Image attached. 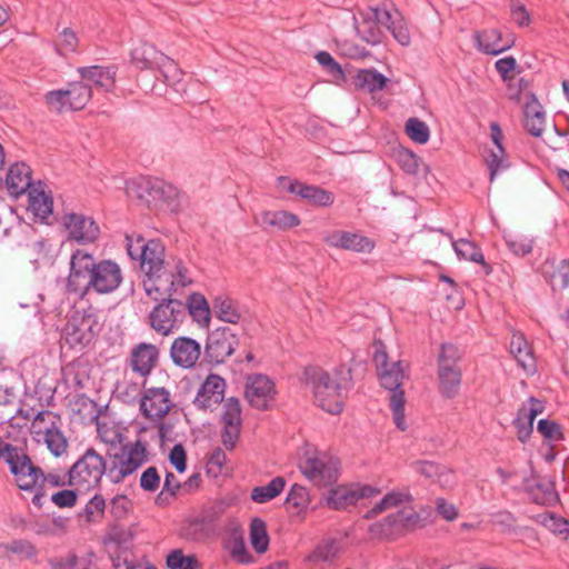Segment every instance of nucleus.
Returning <instances> with one entry per match:
<instances>
[{
    "label": "nucleus",
    "mask_w": 569,
    "mask_h": 569,
    "mask_svg": "<svg viewBox=\"0 0 569 569\" xmlns=\"http://www.w3.org/2000/svg\"><path fill=\"white\" fill-rule=\"evenodd\" d=\"M160 485V476L158 469L153 466L147 468L140 477V487L144 491L154 492Z\"/></svg>",
    "instance_id": "obj_63"
},
{
    "label": "nucleus",
    "mask_w": 569,
    "mask_h": 569,
    "mask_svg": "<svg viewBox=\"0 0 569 569\" xmlns=\"http://www.w3.org/2000/svg\"><path fill=\"white\" fill-rule=\"evenodd\" d=\"M244 396L251 407L267 410L274 396V383L262 373L247 377Z\"/></svg>",
    "instance_id": "obj_16"
},
{
    "label": "nucleus",
    "mask_w": 569,
    "mask_h": 569,
    "mask_svg": "<svg viewBox=\"0 0 569 569\" xmlns=\"http://www.w3.org/2000/svg\"><path fill=\"white\" fill-rule=\"evenodd\" d=\"M389 79L376 69H360L353 78L358 90L369 93L382 90Z\"/></svg>",
    "instance_id": "obj_34"
},
{
    "label": "nucleus",
    "mask_w": 569,
    "mask_h": 569,
    "mask_svg": "<svg viewBox=\"0 0 569 569\" xmlns=\"http://www.w3.org/2000/svg\"><path fill=\"white\" fill-rule=\"evenodd\" d=\"M406 133L408 137L419 143L425 144L429 141L430 130L427 123L418 118H409L406 122Z\"/></svg>",
    "instance_id": "obj_51"
},
{
    "label": "nucleus",
    "mask_w": 569,
    "mask_h": 569,
    "mask_svg": "<svg viewBox=\"0 0 569 569\" xmlns=\"http://www.w3.org/2000/svg\"><path fill=\"white\" fill-rule=\"evenodd\" d=\"M213 309L217 317L224 322L236 325L241 318L236 303L229 298H216L213 301Z\"/></svg>",
    "instance_id": "obj_46"
},
{
    "label": "nucleus",
    "mask_w": 569,
    "mask_h": 569,
    "mask_svg": "<svg viewBox=\"0 0 569 569\" xmlns=\"http://www.w3.org/2000/svg\"><path fill=\"white\" fill-rule=\"evenodd\" d=\"M510 353L527 373L535 375L537 372L532 348L522 332L513 331L510 340Z\"/></svg>",
    "instance_id": "obj_29"
},
{
    "label": "nucleus",
    "mask_w": 569,
    "mask_h": 569,
    "mask_svg": "<svg viewBox=\"0 0 569 569\" xmlns=\"http://www.w3.org/2000/svg\"><path fill=\"white\" fill-rule=\"evenodd\" d=\"M157 303L149 313L150 327L161 336H169L179 329L186 319L184 303L172 297L159 295Z\"/></svg>",
    "instance_id": "obj_9"
},
{
    "label": "nucleus",
    "mask_w": 569,
    "mask_h": 569,
    "mask_svg": "<svg viewBox=\"0 0 569 569\" xmlns=\"http://www.w3.org/2000/svg\"><path fill=\"white\" fill-rule=\"evenodd\" d=\"M164 246L159 240H149L143 244L140 268L144 273L143 289L148 297L166 292L172 286L169 274L170 261H164Z\"/></svg>",
    "instance_id": "obj_4"
},
{
    "label": "nucleus",
    "mask_w": 569,
    "mask_h": 569,
    "mask_svg": "<svg viewBox=\"0 0 569 569\" xmlns=\"http://www.w3.org/2000/svg\"><path fill=\"white\" fill-rule=\"evenodd\" d=\"M61 428L62 427H57L52 431L40 437V441H43L47 445V448L54 457H60L68 448V440Z\"/></svg>",
    "instance_id": "obj_48"
},
{
    "label": "nucleus",
    "mask_w": 569,
    "mask_h": 569,
    "mask_svg": "<svg viewBox=\"0 0 569 569\" xmlns=\"http://www.w3.org/2000/svg\"><path fill=\"white\" fill-rule=\"evenodd\" d=\"M26 193L28 194V209L34 217L44 220L52 213L53 201L51 196L46 193L42 181L36 182Z\"/></svg>",
    "instance_id": "obj_31"
},
{
    "label": "nucleus",
    "mask_w": 569,
    "mask_h": 569,
    "mask_svg": "<svg viewBox=\"0 0 569 569\" xmlns=\"http://www.w3.org/2000/svg\"><path fill=\"white\" fill-rule=\"evenodd\" d=\"M381 23L375 19H365L357 26V32L367 43L377 44L381 41Z\"/></svg>",
    "instance_id": "obj_49"
},
{
    "label": "nucleus",
    "mask_w": 569,
    "mask_h": 569,
    "mask_svg": "<svg viewBox=\"0 0 569 569\" xmlns=\"http://www.w3.org/2000/svg\"><path fill=\"white\" fill-rule=\"evenodd\" d=\"M0 549L6 551L0 553V558H7L11 552L19 556L21 559H32L38 553L36 546L26 539H14L8 543L0 542Z\"/></svg>",
    "instance_id": "obj_43"
},
{
    "label": "nucleus",
    "mask_w": 569,
    "mask_h": 569,
    "mask_svg": "<svg viewBox=\"0 0 569 569\" xmlns=\"http://www.w3.org/2000/svg\"><path fill=\"white\" fill-rule=\"evenodd\" d=\"M63 226L70 239L80 243L93 242L99 236V227L91 217L79 213H68L63 217Z\"/></svg>",
    "instance_id": "obj_20"
},
{
    "label": "nucleus",
    "mask_w": 569,
    "mask_h": 569,
    "mask_svg": "<svg viewBox=\"0 0 569 569\" xmlns=\"http://www.w3.org/2000/svg\"><path fill=\"white\" fill-rule=\"evenodd\" d=\"M78 37L76 32L70 28H64L54 41L56 52L60 56H67L73 53L78 48Z\"/></svg>",
    "instance_id": "obj_52"
},
{
    "label": "nucleus",
    "mask_w": 569,
    "mask_h": 569,
    "mask_svg": "<svg viewBox=\"0 0 569 569\" xmlns=\"http://www.w3.org/2000/svg\"><path fill=\"white\" fill-rule=\"evenodd\" d=\"M352 487L337 486L330 488L326 496V506L332 510H346L356 505Z\"/></svg>",
    "instance_id": "obj_37"
},
{
    "label": "nucleus",
    "mask_w": 569,
    "mask_h": 569,
    "mask_svg": "<svg viewBox=\"0 0 569 569\" xmlns=\"http://www.w3.org/2000/svg\"><path fill=\"white\" fill-rule=\"evenodd\" d=\"M146 240L140 234H127L126 236V248L129 257L132 260H140L143 252V244Z\"/></svg>",
    "instance_id": "obj_64"
},
{
    "label": "nucleus",
    "mask_w": 569,
    "mask_h": 569,
    "mask_svg": "<svg viewBox=\"0 0 569 569\" xmlns=\"http://www.w3.org/2000/svg\"><path fill=\"white\" fill-rule=\"evenodd\" d=\"M473 41L477 49L486 54L498 56L515 44V39H502L498 29H483L473 33Z\"/></svg>",
    "instance_id": "obj_22"
},
{
    "label": "nucleus",
    "mask_w": 569,
    "mask_h": 569,
    "mask_svg": "<svg viewBox=\"0 0 569 569\" xmlns=\"http://www.w3.org/2000/svg\"><path fill=\"white\" fill-rule=\"evenodd\" d=\"M170 357L176 366L191 369L201 357V346L190 337H178L171 345Z\"/></svg>",
    "instance_id": "obj_21"
},
{
    "label": "nucleus",
    "mask_w": 569,
    "mask_h": 569,
    "mask_svg": "<svg viewBox=\"0 0 569 569\" xmlns=\"http://www.w3.org/2000/svg\"><path fill=\"white\" fill-rule=\"evenodd\" d=\"M316 60L323 68V70L337 81L345 80V72L342 67L332 58L327 51H319L316 54Z\"/></svg>",
    "instance_id": "obj_53"
},
{
    "label": "nucleus",
    "mask_w": 569,
    "mask_h": 569,
    "mask_svg": "<svg viewBox=\"0 0 569 569\" xmlns=\"http://www.w3.org/2000/svg\"><path fill=\"white\" fill-rule=\"evenodd\" d=\"M239 345L238 335L229 327H220L208 333L203 361L209 365L223 363Z\"/></svg>",
    "instance_id": "obj_12"
},
{
    "label": "nucleus",
    "mask_w": 569,
    "mask_h": 569,
    "mask_svg": "<svg viewBox=\"0 0 569 569\" xmlns=\"http://www.w3.org/2000/svg\"><path fill=\"white\" fill-rule=\"evenodd\" d=\"M372 360L379 372L381 386L390 391L389 402L393 415V421L398 429H407L405 421V391L401 389L406 378L401 361L388 362V353L385 343L380 339L373 341Z\"/></svg>",
    "instance_id": "obj_3"
},
{
    "label": "nucleus",
    "mask_w": 569,
    "mask_h": 569,
    "mask_svg": "<svg viewBox=\"0 0 569 569\" xmlns=\"http://www.w3.org/2000/svg\"><path fill=\"white\" fill-rule=\"evenodd\" d=\"M104 473L108 475L107 460L93 448H88L68 469L70 487L81 493L98 489Z\"/></svg>",
    "instance_id": "obj_5"
},
{
    "label": "nucleus",
    "mask_w": 569,
    "mask_h": 569,
    "mask_svg": "<svg viewBox=\"0 0 569 569\" xmlns=\"http://www.w3.org/2000/svg\"><path fill=\"white\" fill-rule=\"evenodd\" d=\"M537 431L547 440L557 442L563 439L561 426L550 419H540L537 425Z\"/></svg>",
    "instance_id": "obj_58"
},
{
    "label": "nucleus",
    "mask_w": 569,
    "mask_h": 569,
    "mask_svg": "<svg viewBox=\"0 0 569 569\" xmlns=\"http://www.w3.org/2000/svg\"><path fill=\"white\" fill-rule=\"evenodd\" d=\"M226 381L218 375L210 373L201 383L193 405L199 410L213 409L220 405L224 397Z\"/></svg>",
    "instance_id": "obj_19"
},
{
    "label": "nucleus",
    "mask_w": 569,
    "mask_h": 569,
    "mask_svg": "<svg viewBox=\"0 0 569 569\" xmlns=\"http://www.w3.org/2000/svg\"><path fill=\"white\" fill-rule=\"evenodd\" d=\"M284 486V478L276 477L266 486L254 487L250 497L257 503H266L278 497L283 491Z\"/></svg>",
    "instance_id": "obj_42"
},
{
    "label": "nucleus",
    "mask_w": 569,
    "mask_h": 569,
    "mask_svg": "<svg viewBox=\"0 0 569 569\" xmlns=\"http://www.w3.org/2000/svg\"><path fill=\"white\" fill-rule=\"evenodd\" d=\"M309 492L306 487L295 483L286 498V506L288 509H293L296 512L306 510L309 506Z\"/></svg>",
    "instance_id": "obj_47"
},
{
    "label": "nucleus",
    "mask_w": 569,
    "mask_h": 569,
    "mask_svg": "<svg viewBox=\"0 0 569 569\" xmlns=\"http://www.w3.org/2000/svg\"><path fill=\"white\" fill-rule=\"evenodd\" d=\"M485 163L489 171V180L492 182L496 177L510 168V161L508 159L505 147H499L485 156Z\"/></svg>",
    "instance_id": "obj_40"
},
{
    "label": "nucleus",
    "mask_w": 569,
    "mask_h": 569,
    "mask_svg": "<svg viewBox=\"0 0 569 569\" xmlns=\"http://www.w3.org/2000/svg\"><path fill=\"white\" fill-rule=\"evenodd\" d=\"M31 168L24 162H16L9 167L6 186L8 193L13 198H19L26 193L36 182L31 180Z\"/></svg>",
    "instance_id": "obj_28"
},
{
    "label": "nucleus",
    "mask_w": 569,
    "mask_h": 569,
    "mask_svg": "<svg viewBox=\"0 0 569 569\" xmlns=\"http://www.w3.org/2000/svg\"><path fill=\"white\" fill-rule=\"evenodd\" d=\"M121 281V269L114 261H97L91 253L82 249H77L72 253L67 279L69 292L80 297H84L91 291L110 293L120 286Z\"/></svg>",
    "instance_id": "obj_1"
},
{
    "label": "nucleus",
    "mask_w": 569,
    "mask_h": 569,
    "mask_svg": "<svg viewBox=\"0 0 569 569\" xmlns=\"http://www.w3.org/2000/svg\"><path fill=\"white\" fill-rule=\"evenodd\" d=\"M508 249L518 257H525L532 251V240L521 236L505 238Z\"/></svg>",
    "instance_id": "obj_61"
},
{
    "label": "nucleus",
    "mask_w": 569,
    "mask_h": 569,
    "mask_svg": "<svg viewBox=\"0 0 569 569\" xmlns=\"http://www.w3.org/2000/svg\"><path fill=\"white\" fill-rule=\"evenodd\" d=\"M250 543L258 553H263L268 549L267 525L261 518H253L250 522Z\"/></svg>",
    "instance_id": "obj_44"
},
{
    "label": "nucleus",
    "mask_w": 569,
    "mask_h": 569,
    "mask_svg": "<svg viewBox=\"0 0 569 569\" xmlns=\"http://www.w3.org/2000/svg\"><path fill=\"white\" fill-rule=\"evenodd\" d=\"M301 472L319 487H327L337 481L340 461L326 452L306 456L299 465Z\"/></svg>",
    "instance_id": "obj_10"
},
{
    "label": "nucleus",
    "mask_w": 569,
    "mask_h": 569,
    "mask_svg": "<svg viewBox=\"0 0 569 569\" xmlns=\"http://www.w3.org/2000/svg\"><path fill=\"white\" fill-rule=\"evenodd\" d=\"M132 186L137 197L146 202L162 203L170 211H177L180 206L178 189L161 179L141 177Z\"/></svg>",
    "instance_id": "obj_11"
},
{
    "label": "nucleus",
    "mask_w": 569,
    "mask_h": 569,
    "mask_svg": "<svg viewBox=\"0 0 569 569\" xmlns=\"http://www.w3.org/2000/svg\"><path fill=\"white\" fill-rule=\"evenodd\" d=\"M277 181L279 187L287 189L290 193L299 196L311 206L328 208L335 202V194L319 186L306 184L282 176L278 177Z\"/></svg>",
    "instance_id": "obj_15"
},
{
    "label": "nucleus",
    "mask_w": 569,
    "mask_h": 569,
    "mask_svg": "<svg viewBox=\"0 0 569 569\" xmlns=\"http://www.w3.org/2000/svg\"><path fill=\"white\" fill-rule=\"evenodd\" d=\"M529 101L523 108V127L532 137H541L545 131L546 112L533 93H529Z\"/></svg>",
    "instance_id": "obj_30"
},
{
    "label": "nucleus",
    "mask_w": 569,
    "mask_h": 569,
    "mask_svg": "<svg viewBox=\"0 0 569 569\" xmlns=\"http://www.w3.org/2000/svg\"><path fill=\"white\" fill-rule=\"evenodd\" d=\"M302 381L311 390L317 405L331 415L342 411L343 398L352 387L351 370L345 367L336 369L332 375L320 367H307Z\"/></svg>",
    "instance_id": "obj_2"
},
{
    "label": "nucleus",
    "mask_w": 569,
    "mask_h": 569,
    "mask_svg": "<svg viewBox=\"0 0 569 569\" xmlns=\"http://www.w3.org/2000/svg\"><path fill=\"white\" fill-rule=\"evenodd\" d=\"M230 556L237 563L241 565H249L254 561V558L248 551L242 537L233 538L230 547Z\"/></svg>",
    "instance_id": "obj_59"
},
{
    "label": "nucleus",
    "mask_w": 569,
    "mask_h": 569,
    "mask_svg": "<svg viewBox=\"0 0 569 569\" xmlns=\"http://www.w3.org/2000/svg\"><path fill=\"white\" fill-rule=\"evenodd\" d=\"M131 60L139 69L159 70L167 84L173 86L177 91L181 90L178 87L182 77L181 69L174 60L160 52L153 44L143 42L134 47Z\"/></svg>",
    "instance_id": "obj_6"
},
{
    "label": "nucleus",
    "mask_w": 569,
    "mask_h": 569,
    "mask_svg": "<svg viewBox=\"0 0 569 569\" xmlns=\"http://www.w3.org/2000/svg\"><path fill=\"white\" fill-rule=\"evenodd\" d=\"M533 422L526 417L525 405H522L517 412L512 423L517 429V438L522 443L527 442L533 431Z\"/></svg>",
    "instance_id": "obj_57"
},
{
    "label": "nucleus",
    "mask_w": 569,
    "mask_h": 569,
    "mask_svg": "<svg viewBox=\"0 0 569 569\" xmlns=\"http://www.w3.org/2000/svg\"><path fill=\"white\" fill-rule=\"evenodd\" d=\"M170 392L161 388H149L143 392L140 401V411L151 420H161L171 410Z\"/></svg>",
    "instance_id": "obj_17"
},
{
    "label": "nucleus",
    "mask_w": 569,
    "mask_h": 569,
    "mask_svg": "<svg viewBox=\"0 0 569 569\" xmlns=\"http://www.w3.org/2000/svg\"><path fill=\"white\" fill-rule=\"evenodd\" d=\"M47 485L53 488L70 487V476H68V472L62 476L56 472L44 473L41 469V476H39L37 488H46Z\"/></svg>",
    "instance_id": "obj_62"
},
{
    "label": "nucleus",
    "mask_w": 569,
    "mask_h": 569,
    "mask_svg": "<svg viewBox=\"0 0 569 569\" xmlns=\"http://www.w3.org/2000/svg\"><path fill=\"white\" fill-rule=\"evenodd\" d=\"M403 521V512L388 515L383 519L376 521L368 527V533L371 539H383L393 535L397 528Z\"/></svg>",
    "instance_id": "obj_39"
},
{
    "label": "nucleus",
    "mask_w": 569,
    "mask_h": 569,
    "mask_svg": "<svg viewBox=\"0 0 569 569\" xmlns=\"http://www.w3.org/2000/svg\"><path fill=\"white\" fill-rule=\"evenodd\" d=\"M159 350L154 345L141 342L131 351V369L133 372L140 375L141 377H147L157 366Z\"/></svg>",
    "instance_id": "obj_26"
},
{
    "label": "nucleus",
    "mask_w": 569,
    "mask_h": 569,
    "mask_svg": "<svg viewBox=\"0 0 569 569\" xmlns=\"http://www.w3.org/2000/svg\"><path fill=\"white\" fill-rule=\"evenodd\" d=\"M100 331L97 317L92 313H73L67 321L63 336L71 348L88 346Z\"/></svg>",
    "instance_id": "obj_13"
},
{
    "label": "nucleus",
    "mask_w": 569,
    "mask_h": 569,
    "mask_svg": "<svg viewBox=\"0 0 569 569\" xmlns=\"http://www.w3.org/2000/svg\"><path fill=\"white\" fill-rule=\"evenodd\" d=\"M254 224L262 230L286 231L300 224V218L286 210H264L254 217Z\"/></svg>",
    "instance_id": "obj_23"
},
{
    "label": "nucleus",
    "mask_w": 569,
    "mask_h": 569,
    "mask_svg": "<svg viewBox=\"0 0 569 569\" xmlns=\"http://www.w3.org/2000/svg\"><path fill=\"white\" fill-rule=\"evenodd\" d=\"M82 495L77 488L62 489L51 496V501L58 508H72L78 502V496Z\"/></svg>",
    "instance_id": "obj_60"
},
{
    "label": "nucleus",
    "mask_w": 569,
    "mask_h": 569,
    "mask_svg": "<svg viewBox=\"0 0 569 569\" xmlns=\"http://www.w3.org/2000/svg\"><path fill=\"white\" fill-rule=\"evenodd\" d=\"M461 352L452 343H442L438 356V390L442 398L453 399L458 396L462 371L459 366Z\"/></svg>",
    "instance_id": "obj_7"
},
{
    "label": "nucleus",
    "mask_w": 569,
    "mask_h": 569,
    "mask_svg": "<svg viewBox=\"0 0 569 569\" xmlns=\"http://www.w3.org/2000/svg\"><path fill=\"white\" fill-rule=\"evenodd\" d=\"M186 306V316L189 315L200 327H208L210 323V308L206 298L193 292L189 296Z\"/></svg>",
    "instance_id": "obj_35"
},
{
    "label": "nucleus",
    "mask_w": 569,
    "mask_h": 569,
    "mask_svg": "<svg viewBox=\"0 0 569 569\" xmlns=\"http://www.w3.org/2000/svg\"><path fill=\"white\" fill-rule=\"evenodd\" d=\"M132 540H133V533L130 530H126L123 528H118V527L113 528L110 532H108L103 537V540H102L103 545L116 546V550H114L113 555L111 556L113 566L116 568L119 567V562H117V561L122 558L123 551H126L129 548Z\"/></svg>",
    "instance_id": "obj_36"
},
{
    "label": "nucleus",
    "mask_w": 569,
    "mask_h": 569,
    "mask_svg": "<svg viewBox=\"0 0 569 569\" xmlns=\"http://www.w3.org/2000/svg\"><path fill=\"white\" fill-rule=\"evenodd\" d=\"M17 487L22 491H34L41 468L34 465L23 448H20L7 463Z\"/></svg>",
    "instance_id": "obj_14"
},
{
    "label": "nucleus",
    "mask_w": 569,
    "mask_h": 569,
    "mask_svg": "<svg viewBox=\"0 0 569 569\" xmlns=\"http://www.w3.org/2000/svg\"><path fill=\"white\" fill-rule=\"evenodd\" d=\"M539 522L548 530L557 535H569V522L560 516L551 512H543L538 516Z\"/></svg>",
    "instance_id": "obj_56"
},
{
    "label": "nucleus",
    "mask_w": 569,
    "mask_h": 569,
    "mask_svg": "<svg viewBox=\"0 0 569 569\" xmlns=\"http://www.w3.org/2000/svg\"><path fill=\"white\" fill-rule=\"evenodd\" d=\"M222 443L226 449L230 450L234 447L241 428V406L238 398H228L222 409Z\"/></svg>",
    "instance_id": "obj_18"
},
{
    "label": "nucleus",
    "mask_w": 569,
    "mask_h": 569,
    "mask_svg": "<svg viewBox=\"0 0 569 569\" xmlns=\"http://www.w3.org/2000/svg\"><path fill=\"white\" fill-rule=\"evenodd\" d=\"M107 503L102 495L96 493L84 506L79 517H83L86 522H94L97 518H102Z\"/></svg>",
    "instance_id": "obj_50"
},
{
    "label": "nucleus",
    "mask_w": 569,
    "mask_h": 569,
    "mask_svg": "<svg viewBox=\"0 0 569 569\" xmlns=\"http://www.w3.org/2000/svg\"><path fill=\"white\" fill-rule=\"evenodd\" d=\"M525 487L535 503L553 506L559 501L555 482L549 477L533 476L526 480Z\"/></svg>",
    "instance_id": "obj_24"
},
{
    "label": "nucleus",
    "mask_w": 569,
    "mask_h": 569,
    "mask_svg": "<svg viewBox=\"0 0 569 569\" xmlns=\"http://www.w3.org/2000/svg\"><path fill=\"white\" fill-rule=\"evenodd\" d=\"M169 274L171 276L172 286L168 291L161 292V295L172 297L179 287L184 288L192 283V280L188 274V269L181 259H172L169 266ZM159 295L160 292H157L153 296H150V298L152 300H158L160 297Z\"/></svg>",
    "instance_id": "obj_38"
},
{
    "label": "nucleus",
    "mask_w": 569,
    "mask_h": 569,
    "mask_svg": "<svg viewBox=\"0 0 569 569\" xmlns=\"http://www.w3.org/2000/svg\"><path fill=\"white\" fill-rule=\"evenodd\" d=\"M398 166L408 174H417L420 166V158L409 149H399L396 152Z\"/></svg>",
    "instance_id": "obj_54"
},
{
    "label": "nucleus",
    "mask_w": 569,
    "mask_h": 569,
    "mask_svg": "<svg viewBox=\"0 0 569 569\" xmlns=\"http://www.w3.org/2000/svg\"><path fill=\"white\" fill-rule=\"evenodd\" d=\"M44 102L50 110L57 113L70 110L69 97L67 96L66 89L48 91L44 94Z\"/></svg>",
    "instance_id": "obj_55"
},
{
    "label": "nucleus",
    "mask_w": 569,
    "mask_h": 569,
    "mask_svg": "<svg viewBox=\"0 0 569 569\" xmlns=\"http://www.w3.org/2000/svg\"><path fill=\"white\" fill-rule=\"evenodd\" d=\"M66 91L69 97L70 110L83 109L92 97L91 87L82 81L70 82Z\"/></svg>",
    "instance_id": "obj_41"
},
{
    "label": "nucleus",
    "mask_w": 569,
    "mask_h": 569,
    "mask_svg": "<svg viewBox=\"0 0 569 569\" xmlns=\"http://www.w3.org/2000/svg\"><path fill=\"white\" fill-rule=\"evenodd\" d=\"M375 247V241L369 237L358 232L345 231L343 250L357 253H370Z\"/></svg>",
    "instance_id": "obj_45"
},
{
    "label": "nucleus",
    "mask_w": 569,
    "mask_h": 569,
    "mask_svg": "<svg viewBox=\"0 0 569 569\" xmlns=\"http://www.w3.org/2000/svg\"><path fill=\"white\" fill-rule=\"evenodd\" d=\"M453 250L460 260H468L481 264L486 276L492 272V267L486 262L481 249L468 239H459L452 242Z\"/></svg>",
    "instance_id": "obj_32"
},
{
    "label": "nucleus",
    "mask_w": 569,
    "mask_h": 569,
    "mask_svg": "<svg viewBox=\"0 0 569 569\" xmlns=\"http://www.w3.org/2000/svg\"><path fill=\"white\" fill-rule=\"evenodd\" d=\"M373 16L381 23V26H385L390 31L399 44L403 47L410 44L411 36L409 28L399 12L396 11L392 13L386 9L376 8L373 9Z\"/></svg>",
    "instance_id": "obj_25"
},
{
    "label": "nucleus",
    "mask_w": 569,
    "mask_h": 569,
    "mask_svg": "<svg viewBox=\"0 0 569 569\" xmlns=\"http://www.w3.org/2000/svg\"><path fill=\"white\" fill-rule=\"evenodd\" d=\"M147 461V449L137 440L118 448L109 455L107 461L108 477L113 483H120Z\"/></svg>",
    "instance_id": "obj_8"
},
{
    "label": "nucleus",
    "mask_w": 569,
    "mask_h": 569,
    "mask_svg": "<svg viewBox=\"0 0 569 569\" xmlns=\"http://www.w3.org/2000/svg\"><path fill=\"white\" fill-rule=\"evenodd\" d=\"M57 427H62L61 417L50 410H40L34 413L32 418L30 432L33 436V439L40 442V437L47 435Z\"/></svg>",
    "instance_id": "obj_33"
},
{
    "label": "nucleus",
    "mask_w": 569,
    "mask_h": 569,
    "mask_svg": "<svg viewBox=\"0 0 569 569\" xmlns=\"http://www.w3.org/2000/svg\"><path fill=\"white\" fill-rule=\"evenodd\" d=\"M82 80L92 82L97 88L111 92L114 89L118 68L116 66H89L77 69Z\"/></svg>",
    "instance_id": "obj_27"
}]
</instances>
